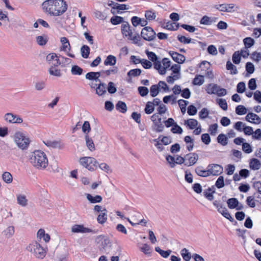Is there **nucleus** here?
<instances>
[{
	"instance_id": "f257e3e1",
	"label": "nucleus",
	"mask_w": 261,
	"mask_h": 261,
	"mask_svg": "<svg viewBox=\"0 0 261 261\" xmlns=\"http://www.w3.org/2000/svg\"><path fill=\"white\" fill-rule=\"evenodd\" d=\"M43 9L51 16H60L67 9V4L64 0H46L42 4Z\"/></svg>"
},
{
	"instance_id": "f03ea898",
	"label": "nucleus",
	"mask_w": 261,
	"mask_h": 261,
	"mask_svg": "<svg viewBox=\"0 0 261 261\" xmlns=\"http://www.w3.org/2000/svg\"><path fill=\"white\" fill-rule=\"evenodd\" d=\"M31 164L38 169H44L48 165V159L46 154L40 150L35 151L30 158Z\"/></svg>"
},
{
	"instance_id": "7ed1b4c3",
	"label": "nucleus",
	"mask_w": 261,
	"mask_h": 261,
	"mask_svg": "<svg viewBox=\"0 0 261 261\" xmlns=\"http://www.w3.org/2000/svg\"><path fill=\"white\" fill-rule=\"evenodd\" d=\"M121 31L123 38L132 41V42L139 45L140 37L138 32H136L128 22H124L121 26Z\"/></svg>"
},
{
	"instance_id": "20e7f679",
	"label": "nucleus",
	"mask_w": 261,
	"mask_h": 261,
	"mask_svg": "<svg viewBox=\"0 0 261 261\" xmlns=\"http://www.w3.org/2000/svg\"><path fill=\"white\" fill-rule=\"evenodd\" d=\"M14 139L19 148L21 149L27 148L30 144L29 139L21 132H17L14 136Z\"/></svg>"
},
{
	"instance_id": "39448f33",
	"label": "nucleus",
	"mask_w": 261,
	"mask_h": 261,
	"mask_svg": "<svg viewBox=\"0 0 261 261\" xmlns=\"http://www.w3.org/2000/svg\"><path fill=\"white\" fill-rule=\"evenodd\" d=\"M27 250L38 258H43L46 254V252L43 248L36 242L30 244L27 247Z\"/></svg>"
},
{
	"instance_id": "423d86ee",
	"label": "nucleus",
	"mask_w": 261,
	"mask_h": 261,
	"mask_svg": "<svg viewBox=\"0 0 261 261\" xmlns=\"http://www.w3.org/2000/svg\"><path fill=\"white\" fill-rule=\"evenodd\" d=\"M79 162L82 166L90 171H94L98 164L94 158L89 156L81 158Z\"/></svg>"
},
{
	"instance_id": "0eeeda50",
	"label": "nucleus",
	"mask_w": 261,
	"mask_h": 261,
	"mask_svg": "<svg viewBox=\"0 0 261 261\" xmlns=\"http://www.w3.org/2000/svg\"><path fill=\"white\" fill-rule=\"evenodd\" d=\"M171 62L168 58H164L162 62L160 61L155 62L154 64V69L157 70L159 73L161 75H164L166 72V70L170 67Z\"/></svg>"
},
{
	"instance_id": "6e6552de",
	"label": "nucleus",
	"mask_w": 261,
	"mask_h": 261,
	"mask_svg": "<svg viewBox=\"0 0 261 261\" xmlns=\"http://www.w3.org/2000/svg\"><path fill=\"white\" fill-rule=\"evenodd\" d=\"M141 35L144 40L150 41L154 40L156 34L151 27H145L142 29Z\"/></svg>"
},
{
	"instance_id": "1a4fd4ad",
	"label": "nucleus",
	"mask_w": 261,
	"mask_h": 261,
	"mask_svg": "<svg viewBox=\"0 0 261 261\" xmlns=\"http://www.w3.org/2000/svg\"><path fill=\"white\" fill-rule=\"evenodd\" d=\"M60 41L62 43V46L60 48V50L65 51L69 57L74 58V55L69 53L71 50V46L68 39L65 37H62Z\"/></svg>"
},
{
	"instance_id": "9d476101",
	"label": "nucleus",
	"mask_w": 261,
	"mask_h": 261,
	"mask_svg": "<svg viewBox=\"0 0 261 261\" xmlns=\"http://www.w3.org/2000/svg\"><path fill=\"white\" fill-rule=\"evenodd\" d=\"M100 250L105 253H109L112 249V243L108 238H102L99 246Z\"/></svg>"
},
{
	"instance_id": "9b49d317",
	"label": "nucleus",
	"mask_w": 261,
	"mask_h": 261,
	"mask_svg": "<svg viewBox=\"0 0 261 261\" xmlns=\"http://www.w3.org/2000/svg\"><path fill=\"white\" fill-rule=\"evenodd\" d=\"M4 119L10 123L20 124L23 122L22 119L18 115H15L11 113H8L4 116Z\"/></svg>"
},
{
	"instance_id": "f8f14e48",
	"label": "nucleus",
	"mask_w": 261,
	"mask_h": 261,
	"mask_svg": "<svg viewBox=\"0 0 261 261\" xmlns=\"http://www.w3.org/2000/svg\"><path fill=\"white\" fill-rule=\"evenodd\" d=\"M46 61L50 67L58 66L61 65L60 59L55 53H51L46 56Z\"/></svg>"
},
{
	"instance_id": "ddd939ff",
	"label": "nucleus",
	"mask_w": 261,
	"mask_h": 261,
	"mask_svg": "<svg viewBox=\"0 0 261 261\" xmlns=\"http://www.w3.org/2000/svg\"><path fill=\"white\" fill-rule=\"evenodd\" d=\"M198 160V155L196 153H190L185 156V166H191L196 163Z\"/></svg>"
},
{
	"instance_id": "4468645a",
	"label": "nucleus",
	"mask_w": 261,
	"mask_h": 261,
	"mask_svg": "<svg viewBox=\"0 0 261 261\" xmlns=\"http://www.w3.org/2000/svg\"><path fill=\"white\" fill-rule=\"evenodd\" d=\"M207 169H208V171H210V175H218L223 171L222 167L220 165L216 164H210L207 166Z\"/></svg>"
},
{
	"instance_id": "2eb2a0df",
	"label": "nucleus",
	"mask_w": 261,
	"mask_h": 261,
	"mask_svg": "<svg viewBox=\"0 0 261 261\" xmlns=\"http://www.w3.org/2000/svg\"><path fill=\"white\" fill-rule=\"evenodd\" d=\"M169 54L171 56L173 61L178 64L183 63L186 60V58L184 55L177 52L170 51L169 52Z\"/></svg>"
},
{
	"instance_id": "dca6fc26",
	"label": "nucleus",
	"mask_w": 261,
	"mask_h": 261,
	"mask_svg": "<svg viewBox=\"0 0 261 261\" xmlns=\"http://www.w3.org/2000/svg\"><path fill=\"white\" fill-rule=\"evenodd\" d=\"M132 24L134 27H136L139 25L141 27H145L147 24V21L144 18H140L137 16H133L131 18Z\"/></svg>"
},
{
	"instance_id": "f3484780",
	"label": "nucleus",
	"mask_w": 261,
	"mask_h": 261,
	"mask_svg": "<svg viewBox=\"0 0 261 261\" xmlns=\"http://www.w3.org/2000/svg\"><path fill=\"white\" fill-rule=\"evenodd\" d=\"M246 121L255 124H259L261 122L260 118L256 114L249 113L245 117Z\"/></svg>"
},
{
	"instance_id": "a211bd4d",
	"label": "nucleus",
	"mask_w": 261,
	"mask_h": 261,
	"mask_svg": "<svg viewBox=\"0 0 261 261\" xmlns=\"http://www.w3.org/2000/svg\"><path fill=\"white\" fill-rule=\"evenodd\" d=\"M72 231L75 233H87L93 232V231L88 228L84 227L82 225H74L72 227Z\"/></svg>"
},
{
	"instance_id": "6ab92c4d",
	"label": "nucleus",
	"mask_w": 261,
	"mask_h": 261,
	"mask_svg": "<svg viewBox=\"0 0 261 261\" xmlns=\"http://www.w3.org/2000/svg\"><path fill=\"white\" fill-rule=\"evenodd\" d=\"M217 20V18L215 17L203 16L200 20V23L206 25H210L215 23Z\"/></svg>"
},
{
	"instance_id": "aec40b11",
	"label": "nucleus",
	"mask_w": 261,
	"mask_h": 261,
	"mask_svg": "<svg viewBox=\"0 0 261 261\" xmlns=\"http://www.w3.org/2000/svg\"><path fill=\"white\" fill-rule=\"evenodd\" d=\"M100 75V72H89L86 74V78L89 80H93L96 82H100L99 77Z\"/></svg>"
},
{
	"instance_id": "412c9836",
	"label": "nucleus",
	"mask_w": 261,
	"mask_h": 261,
	"mask_svg": "<svg viewBox=\"0 0 261 261\" xmlns=\"http://www.w3.org/2000/svg\"><path fill=\"white\" fill-rule=\"evenodd\" d=\"M249 167L253 170H257L261 168V162L257 159H251L249 162Z\"/></svg>"
},
{
	"instance_id": "4be33fe9",
	"label": "nucleus",
	"mask_w": 261,
	"mask_h": 261,
	"mask_svg": "<svg viewBox=\"0 0 261 261\" xmlns=\"http://www.w3.org/2000/svg\"><path fill=\"white\" fill-rule=\"evenodd\" d=\"M195 171L199 176L205 177L210 176L208 169L207 168L206 170H205L202 166L197 167L195 169Z\"/></svg>"
},
{
	"instance_id": "5701e85b",
	"label": "nucleus",
	"mask_w": 261,
	"mask_h": 261,
	"mask_svg": "<svg viewBox=\"0 0 261 261\" xmlns=\"http://www.w3.org/2000/svg\"><path fill=\"white\" fill-rule=\"evenodd\" d=\"M86 144L88 149L91 151H93L95 150V145L93 141L88 134L85 135V136Z\"/></svg>"
},
{
	"instance_id": "b1692460",
	"label": "nucleus",
	"mask_w": 261,
	"mask_h": 261,
	"mask_svg": "<svg viewBox=\"0 0 261 261\" xmlns=\"http://www.w3.org/2000/svg\"><path fill=\"white\" fill-rule=\"evenodd\" d=\"M198 122L195 119H189L185 120L184 124L187 125L190 129H193L198 125Z\"/></svg>"
},
{
	"instance_id": "393cba45",
	"label": "nucleus",
	"mask_w": 261,
	"mask_h": 261,
	"mask_svg": "<svg viewBox=\"0 0 261 261\" xmlns=\"http://www.w3.org/2000/svg\"><path fill=\"white\" fill-rule=\"evenodd\" d=\"M87 199L91 203H95L100 202L102 200V197L101 196L96 195L95 196H93L92 195L90 194H86Z\"/></svg>"
},
{
	"instance_id": "a878e982",
	"label": "nucleus",
	"mask_w": 261,
	"mask_h": 261,
	"mask_svg": "<svg viewBox=\"0 0 261 261\" xmlns=\"http://www.w3.org/2000/svg\"><path fill=\"white\" fill-rule=\"evenodd\" d=\"M116 58L113 55H109L104 61L105 66H114L116 63Z\"/></svg>"
},
{
	"instance_id": "bb28decb",
	"label": "nucleus",
	"mask_w": 261,
	"mask_h": 261,
	"mask_svg": "<svg viewBox=\"0 0 261 261\" xmlns=\"http://www.w3.org/2000/svg\"><path fill=\"white\" fill-rule=\"evenodd\" d=\"M219 86L215 84H210L206 88V91L209 94H216Z\"/></svg>"
},
{
	"instance_id": "cd10ccee",
	"label": "nucleus",
	"mask_w": 261,
	"mask_h": 261,
	"mask_svg": "<svg viewBox=\"0 0 261 261\" xmlns=\"http://www.w3.org/2000/svg\"><path fill=\"white\" fill-rule=\"evenodd\" d=\"M96 93L99 96H101L106 93V84L101 82L96 89Z\"/></svg>"
},
{
	"instance_id": "c85d7f7f",
	"label": "nucleus",
	"mask_w": 261,
	"mask_h": 261,
	"mask_svg": "<svg viewBox=\"0 0 261 261\" xmlns=\"http://www.w3.org/2000/svg\"><path fill=\"white\" fill-rule=\"evenodd\" d=\"M228 207L230 209H233L238 206L239 201L236 198H231L227 200Z\"/></svg>"
},
{
	"instance_id": "c756f323",
	"label": "nucleus",
	"mask_w": 261,
	"mask_h": 261,
	"mask_svg": "<svg viewBox=\"0 0 261 261\" xmlns=\"http://www.w3.org/2000/svg\"><path fill=\"white\" fill-rule=\"evenodd\" d=\"M90 50V47L88 45H83L81 48V53L82 57L85 59H87L89 57Z\"/></svg>"
},
{
	"instance_id": "7c9ffc66",
	"label": "nucleus",
	"mask_w": 261,
	"mask_h": 261,
	"mask_svg": "<svg viewBox=\"0 0 261 261\" xmlns=\"http://www.w3.org/2000/svg\"><path fill=\"white\" fill-rule=\"evenodd\" d=\"M226 68L228 70H230L231 74H237L238 73L236 66L232 64L230 61L226 62Z\"/></svg>"
},
{
	"instance_id": "2f4dec72",
	"label": "nucleus",
	"mask_w": 261,
	"mask_h": 261,
	"mask_svg": "<svg viewBox=\"0 0 261 261\" xmlns=\"http://www.w3.org/2000/svg\"><path fill=\"white\" fill-rule=\"evenodd\" d=\"M116 109L119 112L124 113L126 112L127 107L124 102L119 101L116 105Z\"/></svg>"
},
{
	"instance_id": "473e14b6",
	"label": "nucleus",
	"mask_w": 261,
	"mask_h": 261,
	"mask_svg": "<svg viewBox=\"0 0 261 261\" xmlns=\"http://www.w3.org/2000/svg\"><path fill=\"white\" fill-rule=\"evenodd\" d=\"M2 179L7 184H11L13 181V176L9 172H4L2 174Z\"/></svg>"
},
{
	"instance_id": "72a5a7b5",
	"label": "nucleus",
	"mask_w": 261,
	"mask_h": 261,
	"mask_svg": "<svg viewBox=\"0 0 261 261\" xmlns=\"http://www.w3.org/2000/svg\"><path fill=\"white\" fill-rule=\"evenodd\" d=\"M17 203L22 206H25L28 204V200L26 196L23 195L17 196Z\"/></svg>"
},
{
	"instance_id": "f704fd0d",
	"label": "nucleus",
	"mask_w": 261,
	"mask_h": 261,
	"mask_svg": "<svg viewBox=\"0 0 261 261\" xmlns=\"http://www.w3.org/2000/svg\"><path fill=\"white\" fill-rule=\"evenodd\" d=\"M14 227L13 226H9L4 230L3 233L6 238H10L14 234Z\"/></svg>"
},
{
	"instance_id": "c9c22d12",
	"label": "nucleus",
	"mask_w": 261,
	"mask_h": 261,
	"mask_svg": "<svg viewBox=\"0 0 261 261\" xmlns=\"http://www.w3.org/2000/svg\"><path fill=\"white\" fill-rule=\"evenodd\" d=\"M180 254L185 261H189L191 258V254L186 248L182 249Z\"/></svg>"
},
{
	"instance_id": "e433bc0d",
	"label": "nucleus",
	"mask_w": 261,
	"mask_h": 261,
	"mask_svg": "<svg viewBox=\"0 0 261 261\" xmlns=\"http://www.w3.org/2000/svg\"><path fill=\"white\" fill-rule=\"evenodd\" d=\"M155 250L164 258H167L171 253V250L164 251L162 250L159 247H156Z\"/></svg>"
},
{
	"instance_id": "4c0bfd02",
	"label": "nucleus",
	"mask_w": 261,
	"mask_h": 261,
	"mask_svg": "<svg viewBox=\"0 0 261 261\" xmlns=\"http://www.w3.org/2000/svg\"><path fill=\"white\" fill-rule=\"evenodd\" d=\"M145 53L148 58L153 62L154 66L155 62L160 61L158 60V57L153 52L146 50Z\"/></svg>"
},
{
	"instance_id": "58836bf2",
	"label": "nucleus",
	"mask_w": 261,
	"mask_h": 261,
	"mask_svg": "<svg viewBox=\"0 0 261 261\" xmlns=\"http://www.w3.org/2000/svg\"><path fill=\"white\" fill-rule=\"evenodd\" d=\"M243 42L245 45L244 47L249 48L254 45L255 41L254 39L251 37H246L244 39Z\"/></svg>"
},
{
	"instance_id": "ea45409f",
	"label": "nucleus",
	"mask_w": 261,
	"mask_h": 261,
	"mask_svg": "<svg viewBox=\"0 0 261 261\" xmlns=\"http://www.w3.org/2000/svg\"><path fill=\"white\" fill-rule=\"evenodd\" d=\"M160 89L158 85H153L150 87V95L154 97H155L159 93Z\"/></svg>"
},
{
	"instance_id": "a19ab883",
	"label": "nucleus",
	"mask_w": 261,
	"mask_h": 261,
	"mask_svg": "<svg viewBox=\"0 0 261 261\" xmlns=\"http://www.w3.org/2000/svg\"><path fill=\"white\" fill-rule=\"evenodd\" d=\"M47 40L48 39L46 36H39L36 37V41L37 43L41 46L45 45Z\"/></svg>"
},
{
	"instance_id": "79ce46f5",
	"label": "nucleus",
	"mask_w": 261,
	"mask_h": 261,
	"mask_svg": "<svg viewBox=\"0 0 261 261\" xmlns=\"http://www.w3.org/2000/svg\"><path fill=\"white\" fill-rule=\"evenodd\" d=\"M204 78L202 75H197L193 79L192 83L194 85H202L204 83Z\"/></svg>"
},
{
	"instance_id": "37998d69",
	"label": "nucleus",
	"mask_w": 261,
	"mask_h": 261,
	"mask_svg": "<svg viewBox=\"0 0 261 261\" xmlns=\"http://www.w3.org/2000/svg\"><path fill=\"white\" fill-rule=\"evenodd\" d=\"M141 73V70L139 68L134 69L130 70L127 73L128 76L135 77L139 76Z\"/></svg>"
},
{
	"instance_id": "c03bdc74",
	"label": "nucleus",
	"mask_w": 261,
	"mask_h": 261,
	"mask_svg": "<svg viewBox=\"0 0 261 261\" xmlns=\"http://www.w3.org/2000/svg\"><path fill=\"white\" fill-rule=\"evenodd\" d=\"M110 22L114 25H117L123 22V18L119 16L111 17Z\"/></svg>"
},
{
	"instance_id": "a18cd8bd",
	"label": "nucleus",
	"mask_w": 261,
	"mask_h": 261,
	"mask_svg": "<svg viewBox=\"0 0 261 261\" xmlns=\"http://www.w3.org/2000/svg\"><path fill=\"white\" fill-rule=\"evenodd\" d=\"M83 71V69L77 65H73L71 70V73L73 75H81Z\"/></svg>"
},
{
	"instance_id": "49530a36",
	"label": "nucleus",
	"mask_w": 261,
	"mask_h": 261,
	"mask_svg": "<svg viewBox=\"0 0 261 261\" xmlns=\"http://www.w3.org/2000/svg\"><path fill=\"white\" fill-rule=\"evenodd\" d=\"M217 141L223 146H225L227 144V138L225 135L221 134L217 137Z\"/></svg>"
},
{
	"instance_id": "de8ad7c7",
	"label": "nucleus",
	"mask_w": 261,
	"mask_h": 261,
	"mask_svg": "<svg viewBox=\"0 0 261 261\" xmlns=\"http://www.w3.org/2000/svg\"><path fill=\"white\" fill-rule=\"evenodd\" d=\"M44 143L48 147L52 148H58L60 147V143L57 141L46 140L44 141Z\"/></svg>"
},
{
	"instance_id": "09e8293b",
	"label": "nucleus",
	"mask_w": 261,
	"mask_h": 261,
	"mask_svg": "<svg viewBox=\"0 0 261 261\" xmlns=\"http://www.w3.org/2000/svg\"><path fill=\"white\" fill-rule=\"evenodd\" d=\"M236 113L239 115H242L247 113V109L244 106L239 105L236 108Z\"/></svg>"
},
{
	"instance_id": "8fccbe9b",
	"label": "nucleus",
	"mask_w": 261,
	"mask_h": 261,
	"mask_svg": "<svg viewBox=\"0 0 261 261\" xmlns=\"http://www.w3.org/2000/svg\"><path fill=\"white\" fill-rule=\"evenodd\" d=\"M239 51H236L232 55V60L235 64H239L240 63L241 57Z\"/></svg>"
},
{
	"instance_id": "3c124183",
	"label": "nucleus",
	"mask_w": 261,
	"mask_h": 261,
	"mask_svg": "<svg viewBox=\"0 0 261 261\" xmlns=\"http://www.w3.org/2000/svg\"><path fill=\"white\" fill-rule=\"evenodd\" d=\"M56 66L50 67L49 69V73L52 75L60 77L61 76V71L60 69H56Z\"/></svg>"
},
{
	"instance_id": "603ef678",
	"label": "nucleus",
	"mask_w": 261,
	"mask_h": 261,
	"mask_svg": "<svg viewBox=\"0 0 261 261\" xmlns=\"http://www.w3.org/2000/svg\"><path fill=\"white\" fill-rule=\"evenodd\" d=\"M107 220V212L100 214L97 217V221L100 224H103Z\"/></svg>"
},
{
	"instance_id": "864d4df0",
	"label": "nucleus",
	"mask_w": 261,
	"mask_h": 261,
	"mask_svg": "<svg viewBox=\"0 0 261 261\" xmlns=\"http://www.w3.org/2000/svg\"><path fill=\"white\" fill-rule=\"evenodd\" d=\"M145 16L146 20L150 21L155 19L156 15L155 13L152 11L148 10L145 12Z\"/></svg>"
},
{
	"instance_id": "5fc2aeb1",
	"label": "nucleus",
	"mask_w": 261,
	"mask_h": 261,
	"mask_svg": "<svg viewBox=\"0 0 261 261\" xmlns=\"http://www.w3.org/2000/svg\"><path fill=\"white\" fill-rule=\"evenodd\" d=\"M212 190L211 188H208L207 190L204 191L203 195L204 196L209 200L211 201L214 199V196L213 193H214V191L211 192Z\"/></svg>"
},
{
	"instance_id": "6e6d98bb",
	"label": "nucleus",
	"mask_w": 261,
	"mask_h": 261,
	"mask_svg": "<svg viewBox=\"0 0 261 261\" xmlns=\"http://www.w3.org/2000/svg\"><path fill=\"white\" fill-rule=\"evenodd\" d=\"M154 111V106L151 102L148 101L147 102L145 108V112L147 114H150L153 112Z\"/></svg>"
},
{
	"instance_id": "4d7b16f0",
	"label": "nucleus",
	"mask_w": 261,
	"mask_h": 261,
	"mask_svg": "<svg viewBox=\"0 0 261 261\" xmlns=\"http://www.w3.org/2000/svg\"><path fill=\"white\" fill-rule=\"evenodd\" d=\"M138 90L139 93L142 97H144V96H146L148 94V92H149V90H148V88L146 87H143V86L139 87L138 88Z\"/></svg>"
},
{
	"instance_id": "13d9d810",
	"label": "nucleus",
	"mask_w": 261,
	"mask_h": 261,
	"mask_svg": "<svg viewBox=\"0 0 261 261\" xmlns=\"http://www.w3.org/2000/svg\"><path fill=\"white\" fill-rule=\"evenodd\" d=\"M242 150L246 153H250L252 152V147L248 143H243L242 144Z\"/></svg>"
},
{
	"instance_id": "bf43d9fd",
	"label": "nucleus",
	"mask_w": 261,
	"mask_h": 261,
	"mask_svg": "<svg viewBox=\"0 0 261 261\" xmlns=\"http://www.w3.org/2000/svg\"><path fill=\"white\" fill-rule=\"evenodd\" d=\"M91 130V127L89 121H85L82 126V131L85 134H88V133Z\"/></svg>"
},
{
	"instance_id": "052dcab7",
	"label": "nucleus",
	"mask_w": 261,
	"mask_h": 261,
	"mask_svg": "<svg viewBox=\"0 0 261 261\" xmlns=\"http://www.w3.org/2000/svg\"><path fill=\"white\" fill-rule=\"evenodd\" d=\"M251 58L256 62H258L261 60V53L254 51L251 54Z\"/></svg>"
},
{
	"instance_id": "680f3d73",
	"label": "nucleus",
	"mask_w": 261,
	"mask_h": 261,
	"mask_svg": "<svg viewBox=\"0 0 261 261\" xmlns=\"http://www.w3.org/2000/svg\"><path fill=\"white\" fill-rule=\"evenodd\" d=\"M209 114V111L206 108H203L202 110L199 112V116L200 119H204L207 117Z\"/></svg>"
},
{
	"instance_id": "e2e57ef3",
	"label": "nucleus",
	"mask_w": 261,
	"mask_h": 261,
	"mask_svg": "<svg viewBox=\"0 0 261 261\" xmlns=\"http://www.w3.org/2000/svg\"><path fill=\"white\" fill-rule=\"evenodd\" d=\"M171 132L173 134H181L182 133V128L179 126L177 123H175L171 129Z\"/></svg>"
},
{
	"instance_id": "0e129e2a",
	"label": "nucleus",
	"mask_w": 261,
	"mask_h": 261,
	"mask_svg": "<svg viewBox=\"0 0 261 261\" xmlns=\"http://www.w3.org/2000/svg\"><path fill=\"white\" fill-rule=\"evenodd\" d=\"M191 93L190 92V90L189 88H186L184 89L181 92V96L182 97L188 99L191 96Z\"/></svg>"
},
{
	"instance_id": "69168bd1",
	"label": "nucleus",
	"mask_w": 261,
	"mask_h": 261,
	"mask_svg": "<svg viewBox=\"0 0 261 261\" xmlns=\"http://www.w3.org/2000/svg\"><path fill=\"white\" fill-rule=\"evenodd\" d=\"M215 186L220 189L224 186V178L222 176H220L216 181Z\"/></svg>"
},
{
	"instance_id": "338daca9",
	"label": "nucleus",
	"mask_w": 261,
	"mask_h": 261,
	"mask_svg": "<svg viewBox=\"0 0 261 261\" xmlns=\"http://www.w3.org/2000/svg\"><path fill=\"white\" fill-rule=\"evenodd\" d=\"M108 91L110 94H114L116 92L117 89L115 86V84L113 82H110L108 83Z\"/></svg>"
},
{
	"instance_id": "774afa93",
	"label": "nucleus",
	"mask_w": 261,
	"mask_h": 261,
	"mask_svg": "<svg viewBox=\"0 0 261 261\" xmlns=\"http://www.w3.org/2000/svg\"><path fill=\"white\" fill-rule=\"evenodd\" d=\"M246 89V86L245 83L241 82L239 83L237 86V91L238 93H243Z\"/></svg>"
}]
</instances>
